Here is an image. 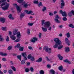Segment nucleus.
I'll return each mask as SVG.
<instances>
[{"mask_svg":"<svg viewBox=\"0 0 74 74\" xmlns=\"http://www.w3.org/2000/svg\"><path fill=\"white\" fill-rule=\"evenodd\" d=\"M6 1H7L8 3L10 2V0H0V4H1V7L5 5L2 8L3 10H4V11L7 10L8 9L10 6V4L7 3Z\"/></svg>","mask_w":74,"mask_h":74,"instance_id":"f257e3e1","label":"nucleus"},{"mask_svg":"<svg viewBox=\"0 0 74 74\" xmlns=\"http://www.w3.org/2000/svg\"><path fill=\"white\" fill-rule=\"evenodd\" d=\"M42 26L44 25V27H42V29L43 32H47V28H49L51 25V23L49 21H47L45 22V20H42L41 22Z\"/></svg>","mask_w":74,"mask_h":74,"instance_id":"f03ea898","label":"nucleus"},{"mask_svg":"<svg viewBox=\"0 0 74 74\" xmlns=\"http://www.w3.org/2000/svg\"><path fill=\"white\" fill-rule=\"evenodd\" d=\"M54 41L55 42V45L53 46L54 48H57L58 47V49H60L63 47L62 45H61L62 44V41L59 40V38H54Z\"/></svg>","mask_w":74,"mask_h":74,"instance_id":"7ed1b4c3","label":"nucleus"},{"mask_svg":"<svg viewBox=\"0 0 74 74\" xmlns=\"http://www.w3.org/2000/svg\"><path fill=\"white\" fill-rule=\"evenodd\" d=\"M13 35H17V37H19V38H20L21 36V32H18V30L17 29H14L13 31Z\"/></svg>","mask_w":74,"mask_h":74,"instance_id":"20e7f679","label":"nucleus"},{"mask_svg":"<svg viewBox=\"0 0 74 74\" xmlns=\"http://www.w3.org/2000/svg\"><path fill=\"white\" fill-rule=\"evenodd\" d=\"M45 51V52L48 53H51V51L52 49L51 48H49L48 47L45 46L43 49V51Z\"/></svg>","mask_w":74,"mask_h":74,"instance_id":"39448f33","label":"nucleus"},{"mask_svg":"<svg viewBox=\"0 0 74 74\" xmlns=\"http://www.w3.org/2000/svg\"><path fill=\"white\" fill-rule=\"evenodd\" d=\"M59 13H60L61 14H62V16L64 17L67 16V13H66V11L63 12L62 10H60Z\"/></svg>","mask_w":74,"mask_h":74,"instance_id":"423d86ee","label":"nucleus"},{"mask_svg":"<svg viewBox=\"0 0 74 74\" xmlns=\"http://www.w3.org/2000/svg\"><path fill=\"white\" fill-rule=\"evenodd\" d=\"M27 58L28 59H30V60L32 61V62L34 60V57H33L31 54H29L28 55Z\"/></svg>","mask_w":74,"mask_h":74,"instance_id":"0eeeda50","label":"nucleus"},{"mask_svg":"<svg viewBox=\"0 0 74 74\" xmlns=\"http://www.w3.org/2000/svg\"><path fill=\"white\" fill-rule=\"evenodd\" d=\"M55 18H56L54 19V20L56 23H60V21L58 20V19H59V15H56Z\"/></svg>","mask_w":74,"mask_h":74,"instance_id":"6e6552de","label":"nucleus"},{"mask_svg":"<svg viewBox=\"0 0 74 74\" xmlns=\"http://www.w3.org/2000/svg\"><path fill=\"white\" fill-rule=\"evenodd\" d=\"M14 5H15V6H16V9L18 11V14H19V12H21L22 11V9L20 8V7H19V6L17 5V4H14Z\"/></svg>","mask_w":74,"mask_h":74,"instance_id":"1a4fd4ad","label":"nucleus"},{"mask_svg":"<svg viewBox=\"0 0 74 74\" xmlns=\"http://www.w3.org/2000/svg\"><path fill=\"white\" fill-rule=\"evenodd\" d=\"M22 55L23 57L24 60H26L27 59V55H26V53H22Z\"/></svg>","mask_w":74,"mask_h":74,"instance_id":"9d476101","label":"nucleus"},{"mask_svg":"<svg viewBox=\"0 0 74 74\" xmlns=\"http://www.w3.org/2000/svg\"><path fill=\"white\" fill-rule=\"evenodd\" d=\"M24 1V0H17V1L18 3L21 4L22 5H23L26 3L25 1Z\"/></svg>","mask_w":74,"mask_h":74,"instance_id":"9b49d317","label":"nucleus"},{"mask_svg":"<svg viewBox=\"0 0 74 74\" xmlns=\"http://www.w3.org/2000/svg\"><path fill=\"white\" fill-rule=\"evenodd\" d=\"M33 39L31 40V42H33L34 43V42H36V41H37L38 40V38L36 37H34L33 38Z\"/></svg>","mask_w":74,"mask_h":74,"instance_id":"f8f14e48","label":"nucleus"},{"mask_svg":"<svg viewBox=\"0 0 74 74\" xmlns=\"http://www.w3.org/2000/svg\"><path fill=\"white\" fill-rule=\"evenodd\" d=\"M73 15H74V10H72L71 12H69L68 13V15L69 16L71 17V16H72V15H73Z\"/></svg>","mask_w":74,"mask_h":74,"instance_id":"ddd939ff","label":"nucleus"},{"mask_svg":"<svg viewBox=\"0 0 74 74\" xmlns=\"http://www.w3.org/2000/svg\"><path fill=\"white\" fill-rule=\"evenodd\" d=\"M5 18H1L0 19V21L2 23H4L5 22Z\"/></svg>","mask_w":74,"mask_h":74,"instance_id":"4468645a","label":"nucleus"},{"mask_svg":"<svg viewBox=\"0 0 74 74\" xmlns=\"http://www.w3.org/2000/svg\"><path fill=\"white\" fill-rule=\"evenodd\" d=\"M25 12H26V14H33V11L32 10H30L29 11L28 10H25Z\"/></svg>","mask_w":74,"mask_h":74,"instance_id":"2eb2a0df","label":"nucleus"},{"mask_svg":"<svg viewBox=\"0 0 74 74\" xmlns=\"http://www.w3.org/2000/svg\"><path fill=\"white\" fill-rule=\"evenodd\" d=\"M65 40L66 43V44H67L68 45V46L70 45V41H69L68 38H66Z\"/></svg>","mask_w":74,"mask_h":74,"instance_id":"dca6fc26","label":"nucleus"},{"mask_svg":"<svg viewBox=\"0 0 74 74\" xmlns=\"http://www.w3.org/2000/svg\"><path fill=\"white\" fill-rule=\"evenodd\" d=\"M10 37L12 40H16V36H15L14 35L10 36Z\"/></svg>","mask_w":74,"mask_h":74,"instance_id":"f3484780","label":"nucleus"},{"mask_svg":"<svg viewBox=\"0 0 74 74\" xmlns=\"http://www.w3.org/2000/svg\"><path fill=\"white\" fill-rule=\"evenodd\" d=\"M25 15V14L24 13H22L20 15V18L22 20V19L23 18V17H24Z\"/></svg>","mask_w":74,"mask_h":74,"instance_id":"a211bd4d","label":"nucleus"},{"mask_svg":"<svg viewBox=\"0 0 74 74\" xmlns=\"http://www.w3.org/2000/svg\"><path fill=\"white\" fill-rule=\"evenodd\" d=\"M17 37V38H18L14 41V42H19V41H20V38H21V36H20V38H19L18 37Z\"/></svg>","mask_w":74,"mask_h":74,"instance_id":"6ab92c4d","label":"nucleus"},{"mask_svg":"<svg viewBox=\"0 0 74 74\" xmlns=\"http://www.w3.org/2000/svg\"><path fill=\"white\" fill-rule=\"evenodd\" d=\"M70 48L69 47L65 48V52L67 53L69 52H70Z\"/></svg>","mask_w":74,"mask_h":74,"instance_id":"aec40b11","label":"nucleus"},{"mask_svg":"<svg viewBox=\"0 0 74 74\" xmlns=\"http://www.w3.org/2000/svg\"><path fill=\"white\" fill-rule=\"evenodd\" d=\"M58 58H59L60 60H63V57L61 56L60 54H58Z\"/></svg>","mask_w":74,"mask_h":74,"instance_id":"412c9836","label":"nucleus"},{"mask_svg":"<svg viewBox=\"0 0 74 74\" xmlns=\"http://www.w3.org/2000/svg\"><path fill=\"white\" fill-rule=\"evenodd\" d=\"M42 58L41 57L39 58L38 60H37L36 62L40 63V62H41L42 61Z\"/></svg>","mask_w":74,"mask_h":74,"instance_id":"4be33fe9","label":"nucleus"},{"mask_svg":"<svg viewBox=\"0 0 74 74\" xmlns=\"http://www.w3.org/2000/svg\"><path fill=\"white\" fill-rule=\"evenodd\" d=\"M64 62H65V63H68L69 64H71V62L69 61L68 59H66L64 60Z\"/></svg>","mask_w":74,"mask_h":74,"instance_id":"5701e85b","label":"nucleus"},{"mask_svg":"<svg viewBox=\"0 0 74 74\" xmlns=\"http://www.w3.org/2000/svg\"><path fill=\"white\" fill-rule=\"evenodd\" d=\"M50 73L51 74H55V71L53 69H51L49 71Z\"/></svg>","mask_w":74,"mask_h":74,"instance_id":"b1692460","label":"nucleus"},{"mask_svg":"<svg viewBox=\"0 0 74 74\" xmlns=\"http://www.w3.org/2000/svg\"><path fill=\"white\" fill-rule=\"evenodd\" d=\"M9 18L10 19H12V20H14V17H12V14H10L8 16Z\"/></svg>","mask_w":74,"mask_h":74,"instance_id":"393cba45","label":"nucleus"},{"mask_svg":"<svg viewBox=\"0 0 74 74\" xmlns=\"http://www.w3.org/2000/svg\"><path fill=\"white\" fill-rule=\"evenodd\" d=\"M64 3H61V7L60 8L62 9L64 8Z\"/></svg>","mask_w":74,"mask_h":74,"instance_id":"a878e982","label":"nucleus"},{"mask_svg":"<svg viewBox=\"0 0 74 74\" xmlns=\"http://www.w3.org/2000/svg\"><path fill=\"white\" fill-rule=\"evenodd\" d=\"M58 69L60 71H62L63 70V66L62 65L60 66L58 68Z\"/></svg>","mask_w":74,"mask_h":74,"instance_id":"bb28decb","label":"nucleus"},{"mask_svg":"<svg viewBox=\"0 0 74 74\" xmlns=\"http://www.w3.org/2000/svg\"><path fill=\"white\" fill-rule=\"evenodd\" d=\"M27 34L28 35H30V29L29 28L27 29Z\"/></svg>","mask_w":74,"mask_h":74,"instance_id":"cd10ccee","label":"nucleus"},{"mask_svg":"<svg viewBox=\"0 0 74 74\" xmlns=\"http://www.w3.org/2000/svg\"><path fill=\"white\" fill-rule=\"evenodd\" d=\"M17 58L18 59H19L20 61H21V58H22V56L21 55H20L19 56H17Z\"/></svg>","mask_w":74,"mask_h":74,"instance_id":"c85d7f7f","label":"nucleus"},{"mask_svg":"<svg viewBox=\"0 0 74 74\" xmlns=\"http://www.w3.org/2000/svg\"><path fill=\"white\" fill-rule=\"evenodd\" d=\"M21 45L19 43H18L17 45L15 46V48L17 47L18 48H21Z\"/></svg>","mask_w":74,"mask_h":74,"instance_id":"c756f323","label":"nucleus"},{"mask_svg":"<svg viewBox=\"0 0 74 74\" xmlns=\"http://www.w3.org/2000/svg\"><path fill=\"white\" fill-rule=\"evenodd\" d=\"M47 10V8L45 7H43V8L42 10V11L43 12H44L45 11H46V10Z\"/></svg>","mask_w":74,"mask_h":74,"instance_id":"7c9ffc66","label":"nucleus"},{"mask_svg":"<svg viewBox=\"0 0 74 74\" xmlns=\"http://www.w3.org/2000/svg\"><path fill=\"white\" fill-rule=\"evenodd\" d=\"M69 27H71V28H74V25L72 24H70L69 25Z\"/></svg>","mask_w":74,"mask_h":74,"instance_id":"2f4dec72","label":"nucleus"},{"mask_svg":"<svg viewBox=\"0 0 74 74\" xmlns=\"http://www.w3.org/2000/svg\"><path fill=\"white\" fill-rule=\"evenodd\" d=\"M8 72L9 74H13V71L12 70L10 69L8 71Z\"/></svg>","mask_w":74,"mask_h":74,"instance_id":"473e14b6","label":"nucleus"},{"mask_svg":"<svg viewBox=\"0 0 74 74\" xmlns=\"http://www.w3.org/2000/svg\"><path fill=\"white\" fill-rule=\"evenodd\" d=\"M19 48V50L20 51H23L24 47H20Z\"/></svg>","mask_w":74,"mask_h":74,"instance_id":"72a5a7b5","label":"nucleus"},{"mask_svg":"<svg viewBox=\"0 0 74 74\" xmlns=\"http://www.w3.org/2000/svg\"><path fill=\"white\" fill-rule=\"evenodd\" d=\"M28 6V5H27V3H25V4H24L23 7L25 8H27V7Z\"/></svg>","mask_w":74,"mask_h":74,"instance_id":"f704fd0d","label":"nucleus"},{"mask_svg":"<svg viewBox=\"0 0 74 74\" xmlns=\"http://www.w3.org/2000/svg\"><path fill=\"white\" fill-rule=\"evenodd\" d=\"M30 70L32 73H33V72H34V69H33V67H31L30 68Z\"/></svg>","mask_w":74,"mask_h":74,"instance_id":"c9c22d12","label":"nucleus"},{"mask_svg":"<svg viewBox=\"0 0 74 74\" xmlns=\"http://www.w3.org/2000/svg\"><path fill=\"white\" fill-rule=\"evenodd\" d=\"M25 62H26L25 60H23L21 62V64H24L25 63Z\"/></svg>","mask_w":74,"mask_h":74,"instance_id":"e433bc0d","label":"nucleus"},{"mask_svg":"<svg viewBox=\"0 0 74 74\" xmlns=\"http://www.w3.org/2000/svg\"><path fill=\"white\" fill-rule=\"evenodd\" d=\"M38 5L39 7H40V6H42L43 5L42 4V2H40V3L39 4H38Z\"/></svg>","mask_w":74,"mask_h":74,"instance_id":"4c0bfd02","label":"nucleus"},{"mask_svg":"<svg viewBox=\"0 0 74 74\" xmlns=\"http://www.w3.org/2000/svg\"><path fill=\"white\" fill-rule=\"evenodd\" d=\"M33 25V23H29L28 24V26H32Z\"/></svg>","mask_w":74,"mask_h":74,"instance_id":"58836bf2","label":"nucleus"},{"mask_svg":"<svg viewBox=\"0 0 74 74\" xmlns=\"http://www.w3.org/2000/svg\"><path fill=\"white\" fill-rule=\"evenodd\" d=\"M11 68L14 71H16V68L14 66H11Z\"/></svg>","mask_w":74,"mask_h":74,"instance_id":"ea45409f","label":"nucleus"},{"mask_svg":"<svg viewBox=\"0 0 74 74\" xmlns=\"http://www.w3.org/2000/svg\"><path fill=\"white\" fill-rule=\"evenodd\" d=\"M66 36L68 38H69L70 37V33L68 32L66 34Z\"/></svg>","mask_w":74,"mask_h":74,"instance_id":"a19ab883","label":"nucleus"},{"mask_svg":"<svg viewBox=\"0 0 74 74\" xmlns=\"http://www.w3.org/2000/svg\"><path fill=\"white\" fill-rule=\"evenodd\" d=\"M40 74H44V71L42 70H41L40 72Z\"/></svg>","mask_w":74,"mask_h":74,"instance_id":"79ce46f5","label":"nucleus"},{"mask_svg":"<svg viewBox=\"0 0 74 74\" xmlns=\"http://www.w3.org/2000/svg\"><path fill=\"white\" fill-rule=\"evenodd\" d=\"M2 30H3V31H7V29H6V28L5 27H2Z\"/></svg>","mask_w":74,"mask_h":74,"instance_id":"37998d69","label":"nucleus"},{"mask_svg":"<svg viewBox=\"0 0 74 74\" xmlns=\"http://www.w3.org/2000/svg\"><path fill=\"white\" fill-rule=\"evenodd\" d=\"M25 71L26 73H28L29 70L28 68H26L25 69Z\"/></svg>","mask_w":74,"mask_h":74,"instance_id":"c03bdc74","label":"nucleus"},{"mask_svg":"<svg viewBox=\"0 0 74 74\" xmlns=\"http://www.w3.org/2000/svg\"><path fill=\"white\" fill-rule=\"evenodd\" d=\"M62 19L64 21H66L67 20V18L66 17H64Z\"/></svg>","mask_w":74,"mask_h":74,"instance_id":"a18cd8bd","label":"nucleus"},{"mask_svg":"<svg viewBox=\"0 0 74 74\" xmlns=\"http://www.w3.org/2000/svg\"><path fill=\"white\" fill-rule=\"evenodd\" d=\"M28 48L29 49L31 50V51H33V48L31 46H29L28 47Z\"/></svg>","mask_w":74,"mask_h":74,"instance_id":"49530a36","label":"nucleus"},{"mask_svg":"<svg viewBox=\"0 0 74 74\" xmlns=\"http://www.w3.org/2000/svg\"><path fill=\"white\" fill-rule=\"evenodd\" d=\"M6 41L7 42H8V41H10V40H9V37L8 36H7V38L6 39Z\"/></svg>","mask_w":74,"mask_h":74,"instance_id":"de8ad7c7","label":"nucleus"},{"mask_svg":"<svg viewBox=\"0 0 74 74\" xmlns=\"http://www.w3.org/2000/svg\"><path fill=\"white\" fill-rule=\"evenodd\" d=\"M11 49H12V46H9L8 48V49L9 51H10Z\"/></svg>","mask_w":74,"mask_h":74,"instance_id":"09e8293b","label":"nucleus"},{"mask_svg":"<svg viewBox=\"0 0 74 74\" xmlns=\"http://www.w3.org/2000/svg\"><path fill=\"white\" fill-rule=\"evenodd\" d=\"M34 4H38V1H34Z\"/></svg>","mask_w":74,"mask_h":74,"instance_id":"8fccbe9b","label":"nucleus"},{"mask_svg":"<svg viewBox=\"0 0 74 74\" xmlns=\"http://www.w3.org/2000/svg\"><path fill=\"white\" fill-rule=\"evenodd\" d=\"M4 38H0V41H3Z\"/></svg>","mask_w":74,"mask_h":74,"instance_id":"3c124183","label":"nucleus"},{"mask_svg":"<svg viewBox=\"0 0 74 74\" xmlns=\"http://www.w3.org/2000/svg\"><path fill=\"white\" fill-rule=\"evenodd\" d=\"M2 60L3 62H6V61H7V60L6 59V58H2Z\"/></svg>","mask_w":74,"mask_h":74,"instance_id":"603ef678","label":"nucleus"},{"mask_svg":"<svg viewBox=\"0 0 74 74\" xmlns=\"http://www.w3.org/2000/svg\"><path fill=\"white\" fill-rule=\"evenodd\" d=\"M9 34L10 35V37H11V36H12V35H11L12 34V32H11V31H9Z\"/></svg>","mask_w":74,"mask_h":74,"instance_id":"864d4df0","label":"nucleus"},{"mask_svg":"<svg viewBox=\"0 0 74 74\" xmlns=\"http://www.w3.org/2000/svg\"><path fill=\"white\" fill-rule=\"evenodd\" d=\"M39 38H41V33H39Z\"/></svg>","mask_w":74,"mask_h":74,"instance_id":"5fc2aeb1","label":"nucleus"},{"mask_svg":"<svg viewBox=\"0 0 74 74\" xmlns=\"http://www.w3.org/2000/svg\"><path fill=\"white\" fill-rule=\"evenodd\" d=\"M52 29V27H50V26L48 28V30H49L50 31H51V29Z\"/></svg>","mask_w":74,"mask_h":74,"instance_id":"6e6d98bb","label":"nucleus"},{"mask_svg":"<svg viewBox=\"0 0 74 74\" xmlns=\"http://www.w3.org/2000/svg\"><path fill=\"white\" fill-rule=\"evenodd\" d=\"M49 14L50 16H53V13H52L49 12Z\"/></svg>","mask_w":74,"mask_h":74,"instance_id":"4d7b16f0","label":"nucleus"},{"mask_svg":"<svg viewBox=\"0 0 74 74\" xmlns=\"http://www.w3.org/2000/svg\"><path fill=\"white\" fill-rule=\"evenodd\" d=\"M46 58L47 59V61H50V60L49 59V58H48V57L47 56L46 57Z\"/></svg>","mask_w":74,"mask_h":74,"instance_id":"13d9d810","label":"nucleus"},{"mask_svg":"<svg viewBox=\"0 0 74 74\" xmlns=\"http://www.w3.org/2000/svg\"><path fill=\"white\" fill-rule=\"evenodd\" d=\"M47 68H51V66H50V65L48 64L47 65Z\"/></svg>","mask_w":74,"mask_h":74,"instance_id":"bf43d9fd","label":"nucleus"},{"mask_svg":"<svg viewBox=\"0 0 74 74\" xmlns=\"http://www.w3.org/2000/svg\"><path fill=\"white\" fill-rule=\"evenodd\" d=\"M7 54L6 53H5L3 54V56H7Z\"/></svg>","mask_w":74,"mask_h":74,"instance_id":"052dcab7","label":"nucleus"},{"mask_svg":"<svg viewBox=\"0 0 74 74\" xmlns=\"http://www.w3.org/2000/svg\"><path fill=\"white\" fill-rule=\"evenodd\" d=\"M10 63L12 65H13L14 64L13 62H12V61H10Z\"/></svg>","mask_w":74,"mask_h":74,"instance_id":"680f3d73","label":"nucleus"},{"mask_svg":"<svg viewBox=\"0 0 74 74\" xmlns=\"http://www.w3.org/2000/svg\"><path fill=\"white\" fill-rule=\"evenodd\" d=\"M57 13H58V12H57V11H55L53 12L54 14H57Z\"/></svg>","mask_w":74,"mask_h":74,"instance_id":"e2e57ef3","label":"nucleus"},{"mask_svg":"<svg viewBox=\"0 0 74 74\" xmlns=\"http://www.w3.org/2000/svg\"><path fill=\"white\" fill-rule=\"evenodd\" d=\"M27 66H29V65H30V62H27Z\"/></svg>","mask_w":74,"mask_h":74,"instance_id":"0e129e2a","label":"nucleus"},{"mask_svg":"<svg viewBox=\"0 0 74 74\" xmlns=\"http://www.w3.org/2000/svg\"><path fill=\"white\" fill-rule=\"evenodd\" d=\"M62 36H63V34H59V36H60V37H62Z\"/></svg>","mask_w":74,"mask_h":74,"instance_id":"69168bd1","label":"nucleus"},{"mask_svg":"<svg viewBox=\"0 0 74 74\" xmlns=\"http://www.w3.org/2000/svg\"><path fill=\"white\" fill-rule=\"evenodd\" d=\"M0 55L3 56V53L2 52H0Z\"/></svg>","mask_w":74,"mask_h":74,"instance_id":"338daca9","label":"nucleus"},{"mask_svg":"<svg viewBox=\"0 0 74 74\" xmlns=\"http://www.w3.org/2000/svg\"><path fill=\"white\" fill-rule=\"evenodd\" d=\"M71 4L74 5V0L72 1V2H71Z\"/></svg>","mask_w":74,"mask_h":74,"instance_id":"774afa93","label":"nucleus"}]
</instances>
